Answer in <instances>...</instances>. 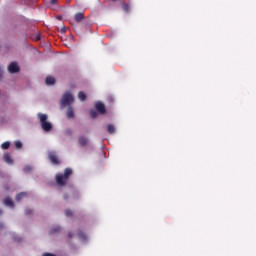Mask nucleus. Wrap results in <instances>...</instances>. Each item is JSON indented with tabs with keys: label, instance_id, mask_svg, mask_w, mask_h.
Segmentation results:
<instances>
[{
	"label": "nucleus",
	"instance_id": "nucleus-1",
	"mask_svg": "<svg viewBox=\"0 0 256 256\" xmlns=\"http://www.w3.org/2000/svg\"><path fill=\"white\" fill-rule=\"evenodd\" d=\"M71 173H73V170H71L70 168H67L63 174H57L56 175V183H58L59 185H65V183H67V179L69 177V175H71Z\"/></svg>",
	"mask_w": 256,
	"mask_h": 256
},
{
	"label": "nucleus",
	"instance_id": "nucleus-2",
	"mask_svg": "<svg viewBox=\"0 0 256 256\" xmlns=\"http://www.w3.org/2000/svg\"><path fill=\"white\" fill-rule=\"evenodd\" d=\"M38 118L40 119L41 127L44 131H49L50 129H53V126L50 124L49 121H47L48 116L46 114H38Z\"/></svg>",
	"mask_w": 256,
	"mask_h": 256
},
{
	"label": "nucleus",
	"instance_id": "nucleus-3",
	"mask_svg": "<svg viewBox=\"0 0 256 256\" xmlns=\"http://www.w3.org/2000/svg\"><path fill=\"white\" fill-rule=\"evenodd\" d=\"M73 101H75V99L73 98V95H71V93H65L62 96L61 106L67 107V105H71V103H73Z\"/></svg>",
	"mask_w": 256,
	"mask_h": 256
},
{
	"label": "nucleus",
	"instance_id": "nucleus-4",
	"mask_svg": "<svg viewBox=\"0 0 256 256\" xmlns=\"http://www.w3.org/2000/svg\"><path fill=\"white\" fill-rule=\"evenodd\" d=\"M8 71H9V73H17L19 71V65H17L16 62H12L8 66Z\"/></svg>",
	"mask_w": 256,
	"mask_h": 256
},
{
	"label": "nucleus",
	"instance_id": "nucleus-5",
	"mask_svg": "<svg viewBox=\"0 0 256 256\" xmlns=\"http://www.w3.org/2000/svg\"><path fill=\"white\" fill-rule=\"evenodd\" d=\"M95 108H96V111H98V113H105V104L101 103V102H98L95 104Z\"/></svg>",
	"mask_w": 256,
	"mask_h": 256
},
{
	"label": "nucleus",
	"instance_id": "nucleus-6",
	"mask_svg": "<svg viewBox=\"0 0 256 256\" xmlns=\"http://www.w3.org/2000/svg\"><path fill=\"white\" fill-rule=\"evenodd\" d=\"M49 159L51 163H54V165H57V163H59V159L57 158V155H55L53 152L49 153Z\"/></svg>",
	"mask_w": 256,
	"mask_h": 256
},
{
	"label": "nucleus",
	"instance_id": "nucleus-7",
	"mask_svg": "<svg viewBox=\"0 0 256 256\" xmlns=\"http://www.w3.org/2000/svg\"><path fill=\"white\" fill-rule=\"evenodd\" d=\"M3 159H4L5 163H8V165L13 164V159H11V155H9L7 153L4 154Z\"/></svg>",
	"mask_w": 256,
	"mask_h": 256
},
{
	"label": "nucleus",
	"instance_id": "nucleus-8",
	"mask_svg": "<svg viewBox=\"0 0 256 256\" xmlns=\"http://www.w3.org/2000/svg\"><path fill=\"white\" fill-rule=\"evenodd\" d=\"M66 115H67L68 119H73L75 117V113L73 112V108L69 107L67 112H66Z\"/></svg>",
	"mask_w": 256,
	"mask_h": 256
},
{
	"label": "nucleus",
	"instance_id": "nucleus-9",
	"mask_svg": "<svg viewBox=\"0 0 256 256\" xmlns=\"http://www.w3.org/2000/svg\"><path fill=\"white\" fill-rule=\"evenodd\" d=\"M55 84V78L52 76L46 77V85H54Z\"/></svg>",
	"mask_w": 256,
	"mask_h": 256
},
{
	"label": "nucleus",
	"instance_id": "nucleus-10",
	"mask_svg": "<svg viewBox=\"0 0 256 256\" xmlns=\"http://www.w3.org/2000/svg\"><path fill=\"white\" fill-rule=\"evenodd\" d=\"M78 143H79V145H81L82 147L83 146H85V144L86 143H88V140H87V138L86 137H80L79 139H78Z\"/></svg>",
	"mask_w": 256,
	"mask_h": 256
},
{
	"label": "nucleus",
	"instance_id": "nucleus-11",
	"mask_svg": "<svg viewBox=\"0 0 256 256\" xmlns=\"http://www.w3.org/2000/svg\"><path fill=\"white\" fill-rule=\"evenodd\" d=\"M4 204L6 205V207L13 208V200H11V198H6L4 200Z\"/></svg>",
	"mask_w": 256,
	"mask_h": 256
},
{
	"label": "nucleus",
	"instance_id": "nucleus-12",
	"mask_svg": "<svg viewBox=\"0 0 256 256\" xmlns=\"http://www.w3.org/2000/svg\"><path fill=\"white\" fill-rule=\"evenodd\" d=\"M78 99L80 101H85V99H87V95H85V93H83V92H79L78 93Z\"/></svg>",
	"mask_w": 256,
	"mask_h": 256
},
{
	"label": "nucleus",
	"instance_id": "nucleus-13",
	"mask_svg": "<svg viewBox=\"0 0 256 256\" xmlns=\"http://www.w3.org/2000/svg\"><path fill=\"white\" fill-rule=\"evenodd\" d=\"M107 131H108V133H110V135H113V133H115V126H113L111 124L108 125Z\"/></svg>",
	"mask_w": 256,
	"mask_h": 256
},
{
	"label": "nucleus",
	"instance_id": "nucleus-14",
	"mask_svg": "<svg viewBox=\"0 0 256 256\" xmlns=\"http://www.w3.org/2000/svg\"><path fill=\"white\" fill-rule=\"evenodd\" d=\"M75 20L76 21H83V13H77L76 15H75Z\"/></svg>",
	"mask_w": 256,
	"mask_h": 256
},
{
	"label": "nucleus",
	"instance_id": "nucleus-15",
	"mask_svg": "<svg viewBox=\"0 0 256 256\" xmlns=\"http://www.w3.org/2000/svg\"><path fill=\"white\" fill-rule=\"evenodd\" d=\"M23 197H27V193L22 192L16 196V201H19L20 199H23Z\"/></svg>",
	"mask_w": 256,
	"mask_h": 256
},
{
	"label": "nucleus",
	"instance_id": "nucleus-16",
	"mask_svg": "<svg viewBox=\"0 0 256 256\" xmlns=\"http://www.w3.org/2000/svg\"><path fill=\"white\" fill-rule=\"evenodd\" d=\"M14 144L16 149H21V147H23V143H21V141H15Z\"/></svg>",
	"mask_w": 256,
	"mask_h": 256
},
{
	"label": "nucleus",
	"instance_id": "nucleus-17",
	"mask_svg": "<svg viewBox=\"0 0 256 256\" xmlns=\"http://www.w3.org/2000/svg\"><path fill=\"white\" fill-rule=\"evenodd\" d=\"M11 145L10 142H4L1 146L2 149H9V146Z\"/></svg>",
	"mask_w": 256,
	"mask_h": 256
},
{
	"label": "nucleus",
	"instance_id": "nucleus-18",
	"mask_svg": "<svg viewBox=\"0 0 256 256\" xmlns=\"http://www.w3.org/2000/svg\"><path fill=\"white\" fill-rule=\"evenodd\" d=\"M90 116L92 117V119H95V117H97V112H95L94 110H91Z\"/></svg>",
	"mask_w": 256,
	"mask_h": 256
},
{
	"label": "nucleus",
	"instance_id": "nucleus-19",
	"mask_svg": "<svg viewBox=\"0 0 256 256\" xmlns=\"http://www.w3.org/2000/svg\"><path fill=\"white\" fill-rule=\"evenodd\" d=\"M65 215L66 217H71V215H73V212L71 210H66Z\"/></svg>",
	"mask_w": 256,
	"mask_h": 256
},
{
	"label": "nucleus",
	"instance_id": "nucleus-20",
	"mask_svg": "<svg viewBox=\"0 0 256 256\" xmlns=\"http://www.w3.org/2000/svg\"><path fill=\"white\" fill-rule=\"evenodd\" d=\"M123 9H124L125 11H129V5L124 4V5H123Z\"/></svg>",
	"mask_w": 256,
	"mask_h": 256
},
{
	"label": "nucleus",
	"instance_id": "nucleus-21",
	"mask_svg": "<svg viewBox=\"0 0 256 256\" xmlns=\"http://www.w3.org/2000/svg\"><path fill=\"white\" fill-rule=\"evenodd\" d=\"M41 40V34H37L36 35V41H40Z\"/></svg>",
	"mask_w": 256,
	"mask_h": 256
},
{
	"label": "nucleus",
	"instance_id": "nucleus-22",
	"mask_svg": "<svg viewBox=\"0 0 256 256\" xmlns=\"http://www.w3.org/2000/svg\"><path fill=\"white\" fill-rule=\"evenodd\" d=\"M61 33H66L67 32V28H65V27H63V28H61Z\"/></svg>",
	"mask_w": 256,
	"mask_h": 256
},
{
	"label": "nucleus",
	"instance_id": "nucleus-23",
	"mask_svg": "<svg viewBox=\"0 0 256 256\" xmlns=\"http://www.w3.org/2000/svg\"><path fill=\"white\" fill-rule=\"evenodd\" d=\"M24 171H31V167L30 166H26L25 168H24Z\"/></svg>",
	"mask_w": 256,
	"mask_h": 256
},
{
	"label": "nucleus",
	"instance_id": "nucleus-24",
	"mask_svg": "<svg viewBox=\"0 0 256 256\" xmlns=\"http://www.w3.org/2000/svg\"><path fill=\"white\" fill-rule=\"evenodd\" d=\"M50 3H51L52 5H55V3H57V0H50Z\"/></svg>",
	"mask_w": 256,
	"mask_h": 256
},
{
	"label": "nucleus",
	"instance_id": "nucleus-25",
	"mask_svg": "<svg viewBox=\"0 0 256 256\" xmlns=\"http://www.w3.org/2000/svg\"><path fill=\"white\" fill-rule=\"evenodd\" d=\"M57 19L61 20V16H58Z\"/></svg>",
	"mask_w": 256,
	"mask_h": 256
},
{
	"label": "nucleus",
	"instance_id": "nucleus-26",
	"mask_svg": "<svg viewBox=\"0 0 256 256\" xmlns=\"http://www.w3.org/2000/svg\"><path fill=\"white\" fill-rule=\"evenodd\" d=\"M82 239H85V235H82Z\"/></svg>",
	"mask_w": 256,
	"mask_h": 256
}]
</instances>
